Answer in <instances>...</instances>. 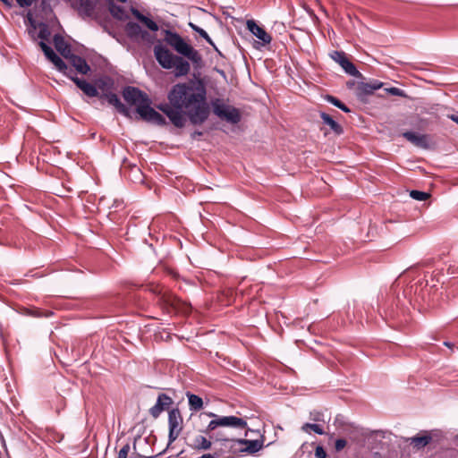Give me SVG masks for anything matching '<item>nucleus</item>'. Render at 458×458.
Wrapping results in <instances>:
<instances>
[{"label":"nucleus","mask_w":458,"mask_h":458,"mask_svg":"<svg viewBox=\"0 0 458 458\" xmlns=\"http://www.w3.org/2000/svg\"><path fill=\"white\" fill-rule=\"evenodd\" d=\"M168 103L158 106L177 128L185 125L186 118L196 124L205 123L210 114L207 89L200 81H190L174 85L167 96Z\"/></svg>","instance_id":"f257e3e1"},{"label":"nucleus","mask_w":458,"mask_h":458,"mask_svg":"<svg viewBox=\"0 0 458 458\" xmlns=\"http://www.w3.org/2000/svg\"><path fill=\"white\" fill-rule=\"evenodd\" d=\"M206 414L212 420L208 422L205 432L213 442L233 437L242 432H244V436L247 437L248 432L250 431L247 420L242 417L223 416L211 411Z\"/></svg>","instance_id":"f03ea898"},{"label":"nucleus","mask_w":458,"mask_h":458,"mask_svg":"<svg viewBox=\"0 0 458 458\" xmlns=\"http://www.w3.org/2000/svg\"><path fill=\"white\" fill-rule=\"evenodd\" d=\"M123 97L130 105L136 106V111L146 122L157 125H165V117L150 106L151 100L146 93L138 88L128 86L123 89Z\"/></svg>","instance_id":"7ed1b4c3"},{"label":"nucleus","mask_w":458,"mask_h":458,"mask_svg":"<svg viewBox=\"0 0 458 458\" xmlns=\"http://www.w3.org/2000/svg\"><path fill=\"white\" fill-rule=\"evenodd\" d=\"M154 55L158 64L165 69H174L176 76L187 75L191 70L188 61L174 55L168 48L158 44L154 47Z\"/></svg>","instance_id":"20e7f679"},{"label":"nucleus","mask_w":458,"mask_h":458,"mask_svg":"<svg viewBox=\"0 0 458 458\" xmlns=\"http://www.w3.org/2000/svg\"><path fill=\"white\" fill-rule=\"evenodd\" d=\"M165 41L178 54L186 57L193 64L199 65L202 63V56L199 51L189 45L178 33L167 31Z\"/></svg>","instance_id":"39448f33"},{"label":"nucleus","mask_w":458,"mask_h":458,"mask_svg":"<svg viewBox=\"0 0 458 458\" xmlns=\"http://www.w3.org/2000/svg\"><path fill=\"white\" fill-rule=\"evenodd\" d=\"M214 114L220 119L225 120L231 123H238L241 120V114L234 106L225 104L223 99L216 98L211 102Z\"/></svg>","instance_id":"423d86ee"},{"label":"nucleus","mask_w":458,"mask_h":458,"mask_svg":"<svg viewBox=\"0 0 458 458\" xmlns=\"http://www.w3.org/2000/svg\"><path fill=\"white\" fill-rule=\"evenodd\" d=\"M213 443L215 444L216 454L221 458H233L241 454L242 447L237 436Z\"/></svg>","instance_id":"0eeeda50"},{"label":"nucleus","mask_w":458,"mask_h":458,"mask_svg":"<svg viewBox=\"0 0 458 458\" xmlns=\"http://www.w3.org/2000/svg\"><path fill=\"white\" fill-rule=\"evenodd\" d=\"M183 428V419L178 408H173L168 412V445L173 444Z\"/></svg>","instance_id":"6e6552de"},{"label":"nucleus","mask_w":458,"mask_h":458,"mask_svg":"<svg viewBox=\"0 0 458 458\" xmlns=\"http://www.w3.org/2000/svg\"><path fill=\"white\" fill-rule=\"evenodd\" d=\"M132 454L138 458H153L156 456L150 445V440L148 437L138 436L133 441V452Z\"/></svg>","instance_id":"1a4fd4ad"},{"label":"nucleus","mask_w":458,"mask_h":458,"mask_svg":"<svg viewBox=\"0 0 458 458\" xmlns=\"http://www.w3.org/2000/svg\"><path fill=\"white\" fill-rule=\"evenodd\" d=\"M330 57L337 63L344 71L353 77L361 78L362 74L357 70L355 65L347 58L344 52L333 51L330 54Z\"/></svg>","instance_id":"9d476101"},{"label":"nucleus","mask_w":458,"mask_h":458,"mask_svg":"<svg viewBox=\"0 0 458 458\" xmlns=\"http://www.w3.org/2000/svg\"><path fill=\"white\" fill-rule=\"evenodd\" d=\"M246 26L250 32L260 40L262 46L270 44L272 40L271 36L265 30L264 28L258 25L254 20H248Z\"/></svg>","instance_id":"9b49d317"},{"label":"nucleus","mask_w":458,"mask_h":458,"mask_svg":"<svg viewBox=\"0 0 458 458\" xmlns=\"http://www.w3.org/2000/svg\"><path fill=\"white\" fill-rule=\"evenodd\" d=\"M403 137L418 148L427 149L430 147V138L427 134L405 131L403 133Z\"/></svg>","instance_id":"f8f14e48"},{"label":"nucleus","mask_w":458,"mask_h":458,"mask_svg":"<svg viewBox=\"0 0 458 458\" xmlns=\"http://www.w3.org/2000/svg\"><path fill=\"white\" fill-rule=\"evenodd\" d=\"M173 403V400L165 394H160L157 396L156 404L149 409V413L153 418H157L163 411Z\"/></svg>","instance_id":"ddd939ff"},{"label":"nucleus","mask_w":458,"mask_h":458,"mask_svg":"<svg viewBox=\"0 0 458 458\" xmlns=\"http://www.w3.org/2000/svg\"><path fill=\"white\" fill-rule=\"evenodd\" d=\"M70 79L88 97H99L98 88L95 85L88 82L86 80L80 79L76 76H70Z\"/></svg>","instance_id":"4468645a"},{"label":"nucleus","mask_w":458,"mask_h":458,"mask_svg":"<svg viewBox=\"0 0 458 458\" xmlns=\"http://www.w3.org/2000/svg\"><path fill=\"white\" fill-rule=\"evenodd\" d=\"M212 439L206 437L200 434L194 435L190 437L189 446L195 450H208L212 445Z\"/></svg>","instance_id":"2eb2a0df"},{"label":"nucleus","mask_w":458,"mask_h":458,"mask_svg":"<svg viewBox=\"0 0 458 458\" xmlns=\"http://www.w3.org/2000/svg\"><path fill=\"white\" fill-rule=\"evenodd\" d=\"M125 32L133 40L145 39L148 36L147 31L143 30L138 23L133 21H129L125 25Z\"/></svg>","instance_id":"dca6fc26"},{"label":"nucleus","mask_w":458,"mask_h":458,"mask_svg":"<svg viewBox=\"0 0 458 458\" xmlns=\"http://www.w3.org/2000/svg\"><path fill=\"white\" fill-rule=\"evenodd\" d=\"M66 59L79 73L85 75L90 72V66L83 57L72 53Z\"/></svg>","instance_id":"f3484780"},{"label":"nucleus","mask_w":458,"mask_h":458,"mask_svg":"<svg viewBox=\"0 0 458 458\" xmlns=\"http://www.w3.org/2000/svg\"><path fill=\"white\" fill-rule=\"evenodd\" d=\"M383 87V82L372 81L369 82H360L357 86V92L360 97L372 95L376 90Z\"/></svg>","instance_id":"a211bd4d"},{"label":"nucleus","mask_w":458,"mask_h":458,"mask_svg":"<svg viewBox=\"0 0 458 458\" xmlns=\"http://www.w3.org/2000/svg\"><path fill=\"white\" fill-rule=\"evenodd\" d=\"M240 446L242 447L241 453L255 454L259 452L263 446V441L255 439L248 440L239 438Z\"/></svg>","instance_id":"6ab92c4d"},{"label":"nucleus","mask_w":458,"mask_h":458,"mask_svg":"<svg viewBox=\"0 0 458 458\" xmlns=\"http://www.w3.org/2000/svg\"><path fill=\"white\" fill-rule=\"evenodd\" d=\"M55 49L64 57L67 58L71 54V47L60 34H55L53 38Z\"/></svg>","instance_id":"aec40b11"},{"label":"nucleus","mask_w":458,"mask_h":458,"mask_svg":"<svg viewBox=\"0 0 458 458\" xmlns=\"http://www.w3.org/2000/svg\"><path fill=\"white\" fill-rule=\"evenodd\" d=\"M99 98L106 99L110 105L115 106L117 110L124 114H127L125 106L121 103L118 96L112 90L99 95Z\"/></svg>","instance_id":"412c9836"},{"label":"nucleus","mask_w":458,"mask_h":458,"mask_svg":"<svg viewBox=\"0 0 458 458\" xmlns=\"http://www.w3.org/2000/svg\"><path fill=\"white\" fill-rule=\"evenodd\" d=\"M131 13L133 16L141 21L148 29H149L151 31H157L158 30V25L150 18L143 15L138 9L131 7Z\"/></svg>","instance_id":"4be33fe9"},{"label":"nucleus","mask_w":458,"mask_h":458,"mask_svg":"<svg viewBox=\"0 0 458 458\" xmlns=\"http://www.w3.org/2000/svg\"><path fill=\"white\" fill-rule=\"evenodd\" d=\"M108 4V9L112 16L118 20H125L128 18L125 9L114 3L113 0H105Z\"/></svg>","instance_id":"5701e85b"},{"label":"nucleus","mask_w":458,"mask_h":458,"mask_svg":"<svg viewBox=\"0 0 458 458\" xmlns=\"http://www.w3.org/2000/svg\"><path fill=\"white\" fill-rule=\"evenodd\" d=\"M320 118L323 121V123L329 126L330 129L336 134L341 135L344 132L342 126L335 122L329 114L325 112H320Z\"/></svg>","instance_id":"b1692460"},{"label":"nucleus","mask_w":458,"mask_h":458,"mask_svg":"<svg viewBox=\"0 0 458 458\" xmlns=\"http://www.w3.org/2000/svg\"><path fill=\"white\" fill-rule=\"evenodd\" d=\"M431 436L424 435V436H415L410 438H407L406 441L409 442L413 447L421 449L429 444L431 441Z\"/></svg>","instance_id":"393cba45"},{"label":"nucleus","mask_w":458,"mask_h":458,"mask_svg":"<svg viewBox=\"0 0 458 458\" xmlns=\"http://www.w3.org/2000/svg\"><path fill=\"white\" fill-rule=\"evenodd\" d=\"M49 61H51L54 64V65L59 72H63L68 78H70V76H73L72 74V69H70L67 66V64L63 61V59L58 55H54V57Z\"/></svg>","instance_id":"a878e982"},{"label":"nucleus","mask_w":458,"mask_h":458,"mask_svg":"<svg viewBox=\"0 0 458 458\" xmlns=\"http://www.w3.org/2000/svg\"><path fill=\"white\" fill-rule=\"evenodd\" d=\"M49 61H51L54 64V65L59 72H63L68 78H70V76H73L72 74V69H70L67 66V64L63 61V59L58 55H54V57Z\"/></svg>","instance_id":"bb28decb"},{"label":"nucleus","mask_w":458,"mask_h":458,"mask_svg":"<svg viewBox=\"0 0 458 458\" xmlns=\"http://www.w3.org/2000/svg\"><path fill=\"white\" fill-rule=\"evenodd\" d=\"M49 61H51L54 64V65L59 72H63L68 78H70V76H73L72 74V69H70L67 66V64L63 61V59L58 55H54V57Z\"/></svg>","instance_id":"cd10ccee"},{"label":"nucleus","mask_w":458,"mask_h":458,"mask_svg":"<svg viewBox=\"0 0 458 458\" xmlns=\"http://www.w3.org/2000/svg\"><path fill=\"white\" fill-rule=\"evenodd\" d=\"M49 61H51L54 64V65L59 72H63L68 78H70V76H73L72 74V69H70L67 66V64L63 61V59L58 55H54V57Z\"/></svg>","instance_id":"c85d7f7f"},{"label":"nucleus","mask_w":458,"mask_h":458,"mask_svg":"<svg viewBox=\"0 0 458 458\" xmlns=\"http://www.w3.org/2000/svg\"><path fill=\"white\" fill-rule=\"evenodd\" d=\"M190 411H198L203 407L202 398L194 394H187Z\"/></svg>","instance_id":"c756f323"},{"label":"nucleus","mask_w":458,"mask_h":458,"mask_svg":"<svg viewBox=\"0 0 458 458\" xmlns=\"http://www.w3.org/2000/svg\"><path fill=\"white\" fill-rule=\"evenodd\" d=\"M301 430L305 433L310 434V431H314L318 435H324L325 431L322 426L316 423H304L301 426Z\"/></svg>","instance_id":"7c9ffc66"},{"label":"nucleus","mask_w":458,"mask_h":458,"mask_svg":"<svg viewBox=\"0 0 458 458\" xmlns=\"http://www.w3.org/2000/svg\"><path fill=\"white\" fill-rule=\"evenodd\" d=\"M190 27L192 29V30H194L195 32H197L201 38H203L209 45H211L215 49H216L213 40L210 38V37L208 36V34L206 32L205 30H203L202 28L199 27L198 25L192 23V22H190Z\"/></svg>","instance_id":"2f4dec72"},{"label":"nucleus","mask_w":458,"mask_h":458,"mask_svg":"<svg viewBox=\"0 0 458 458\" xmlns=\"http://www.w3.org/2000/svg\"><path fill=\"white\" fill-rule=\"evenodd\" d=\"M114 82L113 81L106 77L104 79H100L98 82V89H99L103 93L108 92L109 90H112Z\"/></svg>","instance_id":"473e14b6"},{"label":"nucleus","mask_w":458,"mask_h":458,"mask_svg":"<svg viewBox=\"0 0 458 458\" xmlns=\"http://www.w3.org/2000/svg\"><path fill=\"white\" fill-rule=\"evenodd\" d=\"M325 99L331 103L332 105H334L335 106L338 107L339 109H341L342 111L345 112V113H349L350 112V109L344 104L342 103L339 99H337L336 98L331 96V95H327L325 97Z\"/></svg>","instance_id":"72a5a7b5"},{"label":"nucleus","mask_w":458,"mask_h":458,"mask_svg":"<svg viewBox=\"0 0 458 458\" xmlns=\"http://www.w3.org/2000/svg\"><path fill=\"white\" fill-rule=\"evenodd\" d=\"M410 196L413 199H416V200H419V201H423V200L428 199L430 195L428 192H425V191H420L413 190V191H411L410 192Z\"/></svg>","instance_id":"f704fd0d"},{"label":"nucleus","mask_w":458,"mask_h":458,"mask_svg":"<svg viewBox=\"0 0 458 458\" xmlns=\"http://www.w3.org/2000/svg\"><path fill=\"white\" fill-rule=\"evenodd\" d=\"M50 35H51V32L47 25L43 24L42 26H40L38 34V38L41 39L40 41H44L47 43V41H48V39L50 38Z\"/></svg>","instance_id":"c9c22d12"},{"label":"nucleus","mask_w":458,"mask_h":458,"mask_svg":"<svg viewBox=\"0 0 458 458\" xmlns=\"http://www.w3.org/2000/svg\"><path fill=\"white\" fill-rule=\"evenodd\" d=\"M39 46H40L42 51L44 52V55H46V57L48 60L52 59L54 57V55H56L55 53V51L52 49V47L50 46H48L46 42L40 41Z\"/></svg>","instance_id":"e433bc0d"},{"label":"nucleus","mask_w":458,"mask_h":458,"mask_svg":"<svg viewBox=\"0 0 458 458\" xmlns=\"http://www.w3.org/2000/svg\"><path fill=\"white\" fill-rule=\"evenodd\" d=\"M131 452L130 444L123 445L118 452L117 458H128V454Z\"/></svg>","instance_id":"4c0bfd02"},{"label":"nucleus","mask_w":458,"mask_h":458,"mask_svg":"<svg viewBox=\"0 0 458 458\" xmlns=\"http://www.w3.org/2000/svg\"><path fill=\"white\" fill-rule=\"evenodd\" d=\"M386 91L393 96H397V97H404L405 96V93L403 89H401L399 88H395V87L386 89Z\"/></svg>","instance_id":"58836bf2"},{"label":"nucleus","mask_w":458,"mask_h":458,"mask_svg":"<svg viewBox=\"0 0 458 458\" xmlns=\"http://www.w3.org/2000/svg\"><path fill=\"white\" fill-rule=\"evenodd\" d=\"M315 455L317 458H327V453L323 446L318 445L315 450Z\"/></svg>","instance_id":"ea45409f"},{"label":"nucleus","mask_w":458,"mask_h":458,"mask_svg":"<svg viewBox=\"0 0 458 458\" xmlns=\"http://www.w3.org/2000/svg\"><path fill=\"white\" fill-rule=\"evenodd\" d=\"M37 0H16L17 4L20 7H30Z\"/></svg>","instance_id":"a19ab883"},{"label":"nucleus","mask_w":458,"mask_h":458,"mask_svg":"<svg viewBox=\"0 0 458 458\" xmlns=\"http://www.w3.org/2000/svg\"><path fill=\"white\" fill-rule=\"evenodd\" d=\"M346 445V440L345 439H343V438H339L335 441V450L336 451H341L342 449H344Z\"/></svg>","instance_id":"79ce46f5"},{"label":"nucleus","mask_w":458,"mask_h":458,"mask_svg":"<svg viewBox=\"0 0 458 458\" xmlns=\"http://www.w3.org/2000/svg\"><path fill=\"white\" fill-rule=\"evenodd\" d=\"M312 420L315 421L320 420L321 414L319 412L311 413Z\"/></svg>","instance_id":"37998d69"},{"label":"nucleus","mask_w":458,"mask_h":458,"mask_svg":"<svg viewBox=\"0 0 458 458\" xmlns=\"http://www.w3.org/2000/svg\"><path fill=\"white\" fill-rule=\"evenodd\" d=\"M452 121L455 122L456 123H458V115L456 114H451L448 116Z\"/></svg>","instance_id":"c03bdc74"}]
</instances>
